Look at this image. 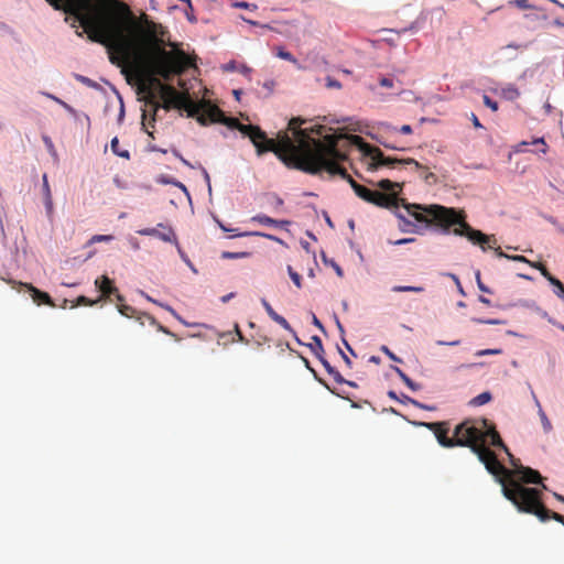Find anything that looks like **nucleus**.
Here are the masks:
<instances>
[{"instance_id":"f257e3e1","label":"nucleus","mask_w":564,"mask_h":564,"mask_svg":"<svg viewBox=\"0 0 564 564\" xmlns=\"http://www.w3.org/2000/svg\"><path fill=\"white\" fill-rule=\"evenodd\" d=\"M170 46L172 47L171 51L158 48L150 57V73L143 75L138 87L139 94H143L145 105L151 107L150 115L145 109L142 112V127L151 138H153V132L148 130V127L154 128L155 117L160 108L165 110L172 108L184 109L189 115L197 111V106L187 91L180 93L173 86L163 84L159 78L170 80L175 75H182L194 66V59L176 43H170Z\"/></svg>"},{"instance_id":"f03ea898","label":"nucleus","mask_w":564,"mask_h":564,"mask_svg":"<svg viewBox=\"0 0 564 564\" xmlns=\"http://www.w3.org/2000/svg\"><path fill=\"white\" fill-rule=\"evenodd\" d=\"M302 123L303 120L300 118H292L289 122V130L292 131L293 138L286 131H281L276 140L269 139L258 126L240 122L237 130L250 139L258 155L273 152L288 167L297 170V165L303 162L310 151L311 142L315 140L312 130L302 129Z\"/></svg>"},{"instance_id":"7ed1b4c3","label":"nucleus","mask_w":564,"mask_h":564,"mask_svg":"<svg viewBox=\"0 0 564 564\" xmlns=\"http://www.w3.org/2000/svg\"><path fill=\"white\" fill-rule=\"evenodd\" d=\"M325 127L318 126L316 129H312L319 138H315L314 142H311L310 151L297 165V170L307 174L317 175L322 172H327L329 175H339L346 180L355 194L368 202L370 199L371 191L368 187L358 184L347 171L339 165L340 161L346 159V155L338 149V142L344 138L341 134H323Z\"/></svg>"},{"instance_id":"20e7f679","label":"nucleus","mask_w":564,"mask_h":564,"mask_svg":"<svg viewBox=\"0 0 564 564\" xmlns=\"http://www.w3.org/2000/svg\"><path fill=\"white\" fill-rule=\"evenodd\" d=\"M426 215L432 217V220L443 226L445 228H449L451 226L457 225L458 227L454 228L453 234L456 236L466 237L471 243L478 245L482 251L487 249H494L498 257H506L508 259H512L514 261L527 262L530 261L523 256H513L509 257L503 253L499 247H496L497 239L494 235H486L480 230L474 229L469 224L465 221V216L456 213L454 208H447L441 205H431L424 209Z\"/></svg>"},{"instance_id":"39448f33","label":"nucleus","mask_w":564,"mask_h":564,"mask_svg":"<svg viewBox=\"0 0 564 564\" xmlns=\"http://www.w3.org/2000/svg\"><path fill=\"white\" fill-rule=\"evenodd\" d=\"M503 496L510 500L520 512L534 514L542 522L553 519L564 525V517L546 509L541 501V492L536 488L524 487L519 481H511L509 486H503Z\"/></svg>"},{"instance_id":"423d86ee","label":"nucleus","mask_w":564,"mask_h":564,"mask_svg":"<svg viewBox=\"0 0 564 564\" xmlns=\"http://www.w3.org/2000/svg\"><path fill=\"white\" fill-rule=\"evenodd\" d=\"M351 141L355 143H362V150L367 156L371 159V163L369 164V167L371 170H377L380 166H390L394 167L397 164H405V165H414L416 170H423L421 177L427 183V184H434L436 183L437 178L436 175L432 172H427L426 167L423 166L420 162H417L414 159L408 158V159H398V158H390L384 156L383 152L376 147H371L369 144H366L362 142L361 137L359 135H351Z\"/></svg>"},{"instance_id":"0eeeda50","label":"nucleus","mask_w":564,"mask_h":564,"mask_svg":"<svg viewBox=\"0 0 564 564\" xmlns=\"http://www.w3.org/2000/svg\"><path fill=\"white\" fill-rule=\"evenodd\" d=\"M486 442V434L474 421L466 420L454 430V447H469L473 452Z\"/></svg>"},{"instance_id":"6e6552de","label":"nucleus","mask_w":564,"mask_h":564,"mask_svg":"<svg viewBox=\"0 0 564 564\" xmlns=\"http://www.w3.org/2000/svg\"><path fill=\"white\" fill-rule=\"evenodd\" d=\"M473 453H475L478 459L485 465L488 473L494 475L498 482L503 487L509 486L511 481H516L510 478V470L507 469L497 458L495 452L488 448L485 443H482L479 447H477Z\"/></svg>"},{"instance_id":"1a4fd4ad","label":"nucleus","mask_w":564,"mask_h":564,"mask_svg":"<svg viewBox=\"0 0 564 564\" xmlns=\"http://www.w3.org/2000/svg\"><path fill=\"white\" fill-rule=\"evenodd\" d=\"M473 453H475L478 459L485 465L488 473L494 475L498 482L503 487L509 486L511 481H516L510 478V470L507 469L497 458L495 452L488 448L485 443H482L479 447H477Z\"/></svg>"},{"instance_id":"9d476101","label":"nucleus","mask_w":564,"mask_h":564,"mask_svg":"<svg viewBox=\"0 0 564 564\" xmlns=\"http://www.w3.org/2000/svg\"><path fill=\"white\" fill-rule=\"evenodd\" d=\"M140 236L156 237L164 242L177 245V237L171 226L158 224L155 228H144L137 231Z\"/></svg>"},{"instance_id":"9b49d317","label":"nucleus","mask_w":564,"mask_h":564,"mask_svg":"<svg viewBox=\"0 0 564 564\" xmlns=\"http://www.w3.org/2000/svg\"><path fill=\"white\" fill-rule=\"evenodd\" d=\"M421 425L426 426L435 434L441 446L447 448L454 447V436L448 437L449 427L447 422H430L421 423Z\"/></svg>"},{"instance_id":"f8f14e48","label":"nucleus","mask_w":564,"mask_h":564,"mask_svg":"<svg viewBox=\"0 0 564 564\" xmlns=\"http://www.w3.org/2000/svg\"><path fill=\"white\" fill-rule=\"evenodd\" d=\"M399 202L398 193H383L380 191H371L370 199L368 200V203L384 208L398 207Z\"/></svg>"},{"instance_id":"ddd939ff","label":"nucleus","mask_w":564,"mask_h":564,"mask_svg":"<svg viewBox=\"0 0 564 564\" xmlns=\"http://www.w3.org/2000/svg\"><path fill=\"white\" fill-rule=\"evenodd\" d=\"M19 284L26 288V290L29 291L30 295L32 296V299L35 303L54 306V303H53L51 296L46 292H43V291L36 289L35 286H33L30 283H21L20 282Z\"/></svg>"},{"instance_id":"4468645a","label":"nucleus","mask_w":564,"mask_h":564,"mask_svg":"<svg viewBox=\"0 0 564 564\" xmlns=\"http://www.w3.org/2000/svg\"><path fill=\"white\" fill-rule=\"evenodd\" d=\"M261 304L272 321L278 323L285 330L293 333L295 335V332L293 330L290 323L283 316L279 315L265 299H261Z\"/></svg>"},{"instance_id":"2eb2a0df","label":"nucleus","mask_w":564,"mask_h":564,"mask_svg":"<svg viewBox=\"0 0 564 564\" xmlns=\"http://www.w3.org/2000/svg\"><path fill=\"white\" fill-rule=\"evenodd\" d=\"M261 304L272 321L278 323L285 330L293 333L295 335V332L293 330L290 323L283 316L279 315L265 299H261Z\"/></svg>"},{"instance_id":"dca6fc26","label":"nucleus","mask_w":564,"mask_h":564,"mask_svg":"<svg viewBox=\"0 0 564 564\" xmlns=\"http://www.w3.org/2000/svg\"><path fill=\"white\" fill-rule=\"evenodd\" d=\"M516 473L519 475L520 480L525 484H540L542 481L540 473L530 467L520 466L516 469Z\"/></svg>"},{"instance_id":"f3484780","label":"nucleus","mask_w":564,"mask_h":564,"mask_svg":"<svg viewBox=\"0 0 564 564\" xmlns=\"http://www.w3.org/2000/svg\"><path fill=\"white\" fill-rule=\"evenodd\" d=\"M528 144L540 145L536 152L545 154L549 151V145L546 144L544 138H535L531 142L521 141L513 147V152L523 153L525 152V147Z\"/></svg>"},{"instance_id":"a211bd4d","label":"nucleus","mask_w":564,"mask_h":564,"mask_svg":"<svg viewBox=\"0 0 564 564\" xmlns=\"http://www.w3.org/2000/svg\"><path fill=\"white\" fill-rule=\"evenodd\" d=\"M96 286L101 292L102 296L109 297L117 293V288L112 284V281L107 276L102 275L101 278L95 281Z\"/></svg>"},{"instance_id":"6ab92c4d","label":"nucleus","mask_w":564,"mask_h":564,"mask_svg":"<svg viewBox=\"0 0 564 564\" xmlns=\"http://www.w3.org/2000/svg\"><path fill=\"white\" fill-rule=\"evenodd\" d=\"M251 221L258 223V224L264 225V226H275V227H280V228H285L291 224L290 220H276V219H273L264 214H258V215L253 216L251 218Z\"/></svg>"},{"instance_id":"aec40b11","label":"nucleus","mask_w":564,"mask_h":564,"mask_svg":"<svg viewBox=\"0 0 564 564\" xmlns=\"http://www.w3.org/2000/svg\"><path fill=\"white\" fill-rule=\"evenodd\" d=\"M486 434V437L490 438V444L496 447L502 448L509 456H511L508 447L502 442L499 433L496 431L494 426H490L487 432H484Z\"/></svg>"},{"instance_id":"412c9836","label":"nucleus","mask_w":564,"mask_h":564,"mask_svg":"<svg viewBox=\"0 0 564 564\" xmlns=\"http://www.w3.org/2000/svg\"><path fill=\"white\" fill-rule=\"evenodd\" d=\"M533 399H534L535 404L538 406V414H539V416L541 419V423H542L543 430H544L545 433H549L553 429L552 423L549 420V417L546 416L545 412L543 411V409L541 406V403H540V401L538 400V398H536V395L534 393H533Z\"/></svg>"},{"instance_id":"4be33fe9","label":"nucleus","mask_w":564,"mask_h":564,"mask_svg":"<svg viewBox=\"0 0 564 564\" xmlns=\"http://www.w3.org/2000/svg\"><path fill=\"white\" fill-rule=\"evenodd\" d=\"M324 366L325 370L334 378L337 383L343 384L345 378L340 375L338 370H336L325 358L322 356V359H318Z\"/></svg>"},{"instance_id":"5701e85b","label":"nucleus","mask_w":564,"mask_h":564,"mask_svg":"<svg viewBox=\"0 0 564 564\" xmlns=\"http://www.w3.org/2000/svg\"><path fill=\"white\" fill-rule=\"evenodd\" d=\"M377 186L387 193H397L395 188H398L399 191L402 189V185L400 183L392 182L388 178L379 181L377 183Z\"/></svg>"},{"instance_id":"b1692460","label":"nucleus","mask_w":564,"mask_h":564,"mask_svg":"<svg viewBox=\"0 0 564 564\" xmlns=\"http://www.w3.org/2000/svg\"><path fill=\"white\" fill-rule=\"evenodd\" d=\"M308 347L318 359H322V356H324V347L322 339L318 336L312 337V343L308 344Z\"/></svg>"},{"instance_id":"393cba45","label":"nucleus","mask_w":564,"mask_h":564,"mask_svg":"<svg viewBox=\"0 0 564 564\" xmlns=\"http://www.w3.org/2000/svg\"><path fill=\"white\" fill-rule=\"evenodd\" d=\"M42 180H43V193H44V197H45V205H46V208L48 210H51L53 208V202H52L51 187H50V184L47 181V175L43 174Z\"/></svg>"},{"instance_id":"a878e982","label":"nucleus","mask_w":564,"mask_h":564,"mask_svg":"<svg viewBox=\"0 0 564 564\" xmlns=\"http://www.w3.org/2000/svg\"><path fill=\"white\" fill-rule=\"evenodd\" d=\"M501 96L508 100H514L520 96V93L513 85H508L501 89Z\"/></svg>"},{"instance_id":"bb28decb","label":"nucleus","mask_w":564,"mask_h":564,"mask_svg":"<svg viewBox=\"0 0 564 564\" xmlns=\"http://www.w3.org/2000/svg\"><path fill=\"white\" fill-rule=\"evenodd\" d=\"M404 207L408 209L409 214L412 215L417 221L420 223H427V218L424 214L417 213L416 210L421 207L419 205H404Z\"/></svg>"},{"instance_id":"cd10ccee","label":"nucleus","mask_w":564,"mask_h":564,"mask_svg":"<svg viewBox=\"0 0 564 564\" xmlns=\"http://www.w3.org/2000/svg\"><path fill=\"white\" fill-rule=\"evenodd\" d=\"M394 371L411 390L416 391L420 389V386L411 380L400 368L394 367Z\"/></svg>"},{"instance_id":"c85d7f7f","label":"nucleus","mask_w":564,"mask_h":564,"mask_svg":"<svg viewBox=\"0 0 564 564\" xmlns=\"http://www.w3.org/2000/svg\"><path fill=\"white\" fill-rule=\"evenodd\" d=\"M207 115L208 120L213 122H220L221 118L224 117V112L217 106H210Z\"/></svg>"},{"instance_id":"c756f323","label":"nucleus","mask_w":564,"mask_h":564,"mask_svg":"<svg viewBox=\"0 0 564 564\" xmlns=\"http://www.w3.org/2000/svg\"><path fill=\"white\" fill-rule=\"evenodd\" d=\"M392 292L400 293V292H414V293H421L424 291L422 286H411V285H394L392 289Z\"/></svg>"},{"instance_id":"7c9ffc66","label":"nucleus","mask_w":564,"mask_h":564,"mask_svg":"<svg viewBox=\"0 0 564 564\" xmlns=\"http://www.w3.org/2000/svg\"><path fill=\"white\" fill-rule=\"evenodd\" d=\"M491 400L490 392H482L471 400L473 405H484Z\"/></svg>"},{"instance_id":"2f4dec72","label":"nucleus","mask_w":564,"mask_h":564,"mask_svg":"<svg viewBox=\"0 0 564 564\" xmlns=\"http://www.w3.org/2000/svg\"><path fill=\"white\" fill-rule=\"evenodd\" d=\"M238 236H258V237H263V238H267V239L275 241V242H282V240L280 238H278L276 236L265 234V232H260V231H246L245 234H239Z\"/></svg>"},{"instance_id":"473e14b6","label":"nucleus","mask_w":564,"mask_h":564,"mask_svg":"<svg viewBox=\"0 0 564 564\" xmlns=\"http://www.w3.org/2000/svg\"><path fill=\"white\" fill-rule=\"evenodd\" d=\"M110 145H111L112 152L115 154H117L118 156L126 158V159L129 158V151H127V150L120 151L119 150V140L117 137L112 138Z\"/></svg>"},{"instance_id":"72a5a7b5","label":"nucleus","mask_w":564,"mask_h":564,"mask_svg":"<svg viewBox=\"0 0 564 564\" xmlns=\"http://www.w3.org/2000/svg\"><path fill=\"white\" fill-rule=\"evenodd\" d=\"M554 288V293L560 297L564 300V284L556 278L551 280L550 282Z\"/></svg>"},{"instance_id":"f704fd0d","label":"nucleus","mask_w":564,"mask_h":564,"mask_svg":"<svg viewBox=\"0 0 564 564\" xmlns=\"http://www.w3.org/2000/svg\"><path fill=\"white\" fill-rule=\"evenodd\" d=\"M220 123H224L226 124L228 128L230 129H238L239 124H240V121L237 119V118H234V117H226L224 115V117L221 118L220 120Z\"/></svg>"},{"instance_id":"c9c22d12","label":"nucleus","mask_w":564,"mask_h":564,"mask_svg":"<svg viewBox=\"0 0 564 564\" xmlns=\"http://www.w3.org/2000/svg\"><path fill=\"white\" fill-rule=\"evenodd\" d=\"M117 307H118V311L120 312V314L126 317H132L133 314L135 313V310L130 305L117 304Z\"/></svg>"},{"instance_id":"e433bc0d","label":"nucleus","mask_w":564,"mask_h":564,"mask_svg":"<svg viewBox=\"0 0 564 564\" xmlns=\"http://www.w3.org/2000/svg\"><path fill=\"white\" fill-rule=\"evenodd\" d=\"M276 55L282 58V59H285V61H289L291 63H294L296 64L297 61L296 58L288 51H284L283 48H279Z\"/></svg>"},{"instance_id":"4c0bfd02","label":"nucleus","mask_w":564,"mask_h":564,"mask_svg":"<svg viewBox=\"0 0 564 564\" xmlns=\"http://www.w3.org/2000/svg\"><path fill=\"white\" fill-rule=\"evenodd\" d=\"M288 272H289V275H290L291 280L293 281V283L297 288H301L302 286V284H301V281H302L301 275L297 272L293 271L291 265L288 267Z\"/></svg>"},{"instance_id":"58836bf2","label":"nucleus","mask_w":564,"mask_h":564,"mask_svg":"<svg viewBox=\"0 0 564 564\" xmlns=\"http://www.w3.org/2000/svg\"><path fill=\"white\" fill-rule=\"evenodd\" d=\"M248 256H249L248 252H229V251H225L221 254V257L224 259H239V258H245V257H248Z\"/></svg>"},{"instance_id":"ea45409f","label":"nucleus","mask_w":564,"mask_h":564,"mask_svg":"<svg viewBox=\"0 0 564 564\" xmlns=\"http://www.w3.org/2000/svg\"><path fill=\"white\" fill-rule=\"evenodd\" d=\"M234 8H238V9H251V10H257L258 9V6L254 4V3H249V2H246V1H241V2H235L232 4Z\"/></svg>"},{"instance_id":"a19ab883","label":"nucleus","mask_w":564,"mask_h":564,"mask_svg":"<svg viewBox=\"0 0 564 564\" xmlns=\"http://www.w3.org/2000/svg\"><path fill=\"white\" fill-rule=\"evenodd\" d=\"M473 322L478 323V324H487V325H501V324H505V322L500 321V319L473 318Z\"/></svg>"},{"instance_id":"79ce46f5","label":"nucleus","mask_w":564,"mask_h":564,"mask_svg":"<svg viewBox=\"0 0 564 564\" xmlns=\"http://www.w3.org/2000/svg\"><path fill=\"white\" fill-rule=\"evenodd\" d=\"M482 100H484V104L490 108L492 111H497L498 110V104L492 100L489 96L487 95H484L482 96Z\"/></svg>"},{"instance_id":"37998d69","label":"nucleus","mask_w":564,"mask_h":564,"mask_svg":"<svg viewBox=\"0 0 564 564\" xmlns=\"http://www.w3.org/2000/svg\"><path fill=\"white\" fill-rule=\"evenodd\" d=\"M401 401L404 402V403H411L414 406L420 408V409H425V410L429 409V406L420 403L419 401H416V400H414V399H412V398H410L408 395H403Z\"/></svg>"},{"instance_id":"c03bdc74","label":"nucleus","mask_w":564,"mask_h":564,"mask_svg":"<svg viewBox=\"0 0 564 564\" xmlns=\"http://www.w3.org/2000/svg\"><path fill=\"white\" fill-rule=\"evenodd\" d=\"M112 240V236L110 235H95L91 237L90 242H101V241H110Z\"/></svg>"},{"instance_id":"a18cd8bd","label":"nucleus","mask_w":564,"mask_h":564,"mask_svg":"<svg viewBox=\"0 0 564 564\" xmlns=\"http://www.w3.org/2000/svg\"><path fill=\"white\" fill-rule=\"evenodd\" d=\"M96 303V301H91L89 300L88 297L84 296V295H80L77 297V301H76V304L74 306H77V305H94Z\"/></svg>"},{"instance_id":"49530a36","label":"nucleus","mask_w":564,"mask_h":564,"mask_svg":"<svg viewBox=\"0 0 564 564\" xmlns=\"http://www.w3.org/2000/svg\"><path fill=\"white\" fill-rule=\"evenodd\" d=\"M511 3L516 4L520 9H532L533 6L528 0H514Z\"/></svg>"},{"instance_id":"de8ad7c7","label":"nucleus","mask_w":564,"mask_h":564,"mask_svg":"<svg viewBox=\"0 0 564 564\" xmlns=\"http://www.w3.org/2000/svg\"><path fill=\"white\" fill-rule=\"evenodd\" d=\"M525 18L531 20V21H535V20H539V19L546 20L547 17L543 12H536V13L525 14Z\"/></svg>"},{"instance_id":"09e8293b","label":"nucleus","mask_w":564,"mask_h":564,"mask_svg":"<svg viewBox=\"0 0 564 564\" xmlns=\"http://www.w3.org/2000/svg\"><path fill=\"white\" fill-rule=\"evenodd\" d=\"M476 280H477V285L479 288L480 291L482 292H486V293H491L490 289H488L482 282H481V279H480V272L477 271L476 272Z\"/></svg>"},{"instance_id":"8fccbe9b","label":"nucleus","mask_w":564,"mask_h":564,"mask_svg":"<svg viewBox=\"0 0 564 564\" xmlns=\"http://www.w3.org/2000/svg\"><path fill=\"white\" fill-rule=\"evenodd\" d=\"M500 352H501L500 349H482V350H478L476 352V356L498 355Z\"/></svg>"},{"instance_id":"3c124183","label":"nucleus","mask_w":564,"mask_h":564,"mask_svg":"<svg viewBox=\"0 0 564 564\" xmlns=\"http://www.w3.org/2000/svg\"><path fill=\"white\" fill-rule=\"evenodd\" d=\"M381 351H383L390 359L401 362L402 360L398 358L387 346L381 347Z\"/></svg>"},{"instance_id":"603ef678","label":"nucleus","mask_w":564,"mask_h":564,"mask_svg":"<svg viewBox=\"0 0 564 564\" xmlns=\"http://www.w3.org/2000/svg\"><path fill=\"white\" fill-rule=\"evenodd\" d=\"M379 83H380V86L386 87V88L393 87V80L391 78L382 77Z\"/></svg>"},{"instance_id":"864d4df0","label":"nucleus","mask_w":564,"mask_h":564,"mask_svg":"<svg viewBox=\"0 0 564 564\" xmlns=\"http://www.w3.org/2000/svg\"><path fill=\"white\" fill-rule=\"evenodd\" d=\"M327 87L329 88H340L341 84L332 77H327Z\"/></svg>"},{"instance_id":"5fc2aeb1","label":"nucleus","mask_w":564,"mask_h":564,"mask_svg":"<svg viewBox=\"0 0 564 564\" xmlns=\"http://www.w3.org/2000/svg\"><path fill=\"white\" fill-rule=\"evenodd\" d=\"M223 68L226 72H234L238 69V66L235 61H230L229 63L225 64Z\"/></svg>"},{"instance_id":"6e6d98bb","label":"nucleus","mask_w":564,"mask_h":564,"mask_svg":"<svg viewBox=\"0 0 564 564\" xmlns=\"http://www.w3.org/2000/svg\"><path fill=\"white\" fill-rule=\"evenodd\" d=\"M413 241H414V238H403V239L395 240L392 243L395 246H400V245H405V243H410Z\"/></svg>"},{"instance_id":"4d7b16f0","label":"nucleus","mask_w":564,"mask_h":564,"mask_svg":"<svg viewBox=\"0 0 564 564\" xmlns=\"http://www.w3.org/2000/svg\"><path fill=\"white\" fill-rule=\"evenodd\" d=\"M338 351H339L343 360L345 361V364L350 368L351 367V360L349 359V357L339 347H338Z\"/></svg>"},{"instance_id":"13d9d810","label":"nucleus","mask_w":564,"mask_h":564,"mask_svg":"<svg viewBox=\"0 0 564 564\" xmlns=\"http://www.w3.org/2000/svg\"><path fill=\"white\" fill-rule=\"evenodd\" d=\"M470 119H471V122H473L475 128H477V129L482 128V124L480 123V121L478 120V118H477V116L475 113H471Z\"/></svg>"},{"instance_id":"bf43d9fd","label":"nucleus","mask_w":564,"mask_h":564,"mask_svg":"<svg viewBox=\"0 0 564 564\" xmlns=\"http://www.w3.org/2000/svg\"><path fill=\"white\" fill-rule=\"evenodd\" d=\"M78 79H79L82 83H84V84H86V85H88V86H90V87H95V86H96V84H95L91 79H89V78H87V77H85V76H78Z\"/></svg>"},{"instance_id":"052dcab7","label":"nucleus","mask_w":564,"mask_h":564,"mask_svg":"<svg viewBox=\"0 0 564 564\" xmlns=\"http://www.w3.org/2000/svg\"><path fill=\"white\" fill-rule=\"evenodd\" d=\"M330 263L337 275L341 278L344 275L343 269L335 261H332Z\"/></svg>"},{"instance_id":"680f3d73","label":"nucleus","mask_w":564,"mask_h":564,"mask_svg":"<svg viewBox=\"0 0 564 564\" xmlns=\"http://www.w3.org/2000/svg\"><path fill=\"white\" fill-rule=\"evenodd\" d=\"M43 141H44V143L46 144L47 149H48L51 152H54V145H53L52 140H51L48 137H43Z\"/></svg>"},{"instance_id":"e2e57ef3","label":"nucleus","mask_w":564,"mask_h":564,"mask_svg":"<svg viewBox=\"0 0 564 564\" xmlns=\"http://www.w3.org/2000/svg\"><path fill=\"white\" fill-rule=\"evenodd\" d=\"M400 132L403 134H410V133H412V127L410 124H403L400 128Z\"/></svg>"},{"instance_id":"0e129e2a","label":"nucleus","mask_w":564,"mask_h":564,"mask_svg":"<svg viewBox=\"0 0 564 564\" xmlns=\"http://www.w3.org/2000/svg\"><path fill=\"white\" fill-rule=\"evenodd\" d=\"M237 70L243 75H249L251 73V68L248 67L247 65H241L240 67H238Z\"/></svg>"},{"instance_id":"69168bd1","label":"nucleus","mask_w":564,"mask_h":564,"mask_svg":"<svg viewBox=\"0 0 564 564\" xmlns=\"http://www.w3.org/2000/svg\"><path fill=\"white\" fill-rule=\"evenodd\" d=\"M529 264L535 269H538L540 272L543 271V269H546V267L541 262H529Z\"/></svg>"},{"instance_id":"338daca9","label":"nucleus","mask_w":564,"mask_h":564,"mask_svg":"<svg viewBox=\"0 0 564 564\" xmlns=\"http://www.w3.org/2000/svg\"><path fill=\"white\" fill-rule=\"evenodd\" d=\"M529 264L535 269H538L540 272L543 271V269H546V267L541 262H529Z\"/></svg>"},{"instance_id":"774afa93","label":"nucleus","mask_w":564,"mask_h":564,"mask_svg":"<svg viewBox=\"0 0 564 564\" xmlns=\"http://www.w3.org/2000/svg\"><path fill=\"white\" fill-rule=\"evenodd\" d=\"M529 264L535 269H538L540 272L543 271V269H546V267L541 262H529Z\"/></svg>"}]
</instances>
